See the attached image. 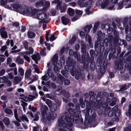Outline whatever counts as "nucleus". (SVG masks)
<instances>
[{"instance_id":"1a4fd4ad","label":"nucleus","mask_w":131,"mask_h":131,"mask_svg":"<svg viewBox=\"0 0 131 131\" xmlns=\"http://www.w3.org/2000/svg\"><path fill=\"white\" fill-rule=\"evenodd\" d=\"M8 8L10 9L13 8L14 9H18V10L20 11V9L21 8L22 6L18 4H15L14 5H7Z\"/></svg>"},{"instance_id":"052dcab7","label":"nucleus","mask_w":131,"mask_h":131,"mask_svg":"<svg viewBox=\"0 0 131 131\" xmlns=\"http://www.w3.org/2000/svg\"><path fill=\"white\" fill-rule=\"evenodd\" d=\"M85 57V55L84 54H82L81 56V58L80 59V60H79V62L81 63H83V60L84 59Z\"/></svg>"},{"instance_id":"dca6fc26","label":"nucleus","mask_w":131,"mask_h":131,"mask_svg":"<svg viewBox=\"0 0 131 131\" xmlns=\"http://www.w3.org/2000/svg\"><path fill=\"white\" fill-rule=\"evenodd\" d=\"M49 108L51 112H54L57 110V105L54 103H53Z\"/></svg>"},{"instance_id":"c03bdc74","label":"nucleus","mask_w":131,"mask_h":131,"mask_svg":"<svg viewBox=\"0 0 131 131\" xmlns=\"http://www.w3.org/2000/svg\"><path fill=\"white\" fill-rule=\"evenodd\" d=\"M4 111L6 113L8 114H11L13 113L12 111L8 108L5 109Z\"/></svg>"},{"instance_id":"f8f14e48","label":"nucleus","mask_w":131,"mask_h":131,"mask_svg":"<svg viewBox=\"0 0 131 131\" xmlns=\"http://www.w3.org/2000/svg\"><path fill=\"white\" fill-rule=\"evenodd\" d=\"M32 58L34 60L36 64L38 63L37 60H40V57L39 53H37L33 55L32 57Z\"/></svg>"},{"instance_id":"20e7f679","label":"nucleus","mask_w":131,"mask_h":131,"mask_svg":"<svg viewBox=\"0 0 131 131\" xmlns=\"http://www.w3.org/2000/svg\"><path fill=\"white\" fill-rule=\"evenodd\" d=\"M128 21V17H125L124 19L123 23L122 22H119L118 24V28L121 29H123L125 28V32L126 33H127L128 29V26L127 23Z\"/></svg>"},{"instance_id":"423d86ee","label":"nucleus","mask_w":131,"mask_h":131,"mask_svg":"<svg viewBox=\"0 0 131 131\" xmlns=\"http://www.w3.org/2000/svg\"><path fill=\"white\" fill-rule=\"evenodd\" d=\"M31 11V8L30 7L26 6L25 5H22L21 8L20 9V12L22 13L26 14L29 15V14Z\"/></svg>"},{"instance_id":"4d7b16f0","label":"nucleus","mask_w":131,"mask_h":131,"mask_svg":"<svg viewBox=\"0 0 131 131\" xmlns=\"http://www.w3.org/2000/svg\"><path fill=\"white\" fill-rule=\"evenodd\" d=\"M61 66H59V67L58 68L55 65L53 67V70L56 73L57 71H59L58 68L61 69Z\"/></svg>"},{"instance_id":"338daca9","label":"nucleus","mask_w":131,"mask_h":131,"mask_svg":"<svg viewBox=\"0 0 131 131\" xmlns=\"http://www.w3.org/2000/svg\"><path fill=\"white\" fill-rule=\"evenodd\" d=\"M35 118L33 119L34 121H36L38 120L39 116L37 113L34 114Z\"/></svg>"},{"instance_id":"69168bd1","label":"nucleus","mask_w":131,"mask_h":131,"mask_svg":"<svg viewBox=\"0 0 131 131\" xmlns=\"http://www.w3.org/2000/svg\"><path fill=\"white\" fill-rule=\"evenodd\" d=\"M123 2L122 1H121L120 2H119V3L118 5V9H121L123 7Z\"/></svg>"},{"instance_id":"bf43d9fd","label":"nucleus","mask_w":131,"mask_h":131,"mask_svg":"<svg viewBox=\"0 0 131 131\" xmlns=\"http://www.w3.org/2000/svg\"><path fill=\"white\" fill-rule=\"evenodd\" d=\"M23 58L24 59L27 61L28 62H30V60L29 57L26 55H23Z\"/></svg>"},{"instance_id":"680f3d73","label":"nucleus","mask_w":131,"mask_h":131,"mask_svg":"<svg viewBox=\"0 0 131 131\" xmlns=\"http://www.w3.org/2000/svg\"><path fill=\"white\" fill-rule=\"evenodd\" d=\"M76 12L77 15V16L78 17L79 16H80L82 13V11L79 10H76Z\"/></svg>"},{"instance_id":"79ce46f5","label":"nucleus","mask_w":131,"mask_h":131,"mask_svg":"<svg viewBox=\"0 0 131 131\" xmlns=\"http://www.w3.org/2000/svg\"><path fill=\"white\" fill-rule=\"evenodd\" d=\"M85 38L86 40L88 41L89 43L90 44L91 41V37L87 34L86 35Z\"/></svg>"},{"instance_id":"a878e982","label":"nucleus","mask_w":131,"mask_h":131,"mask_svg":"<svg viewBox=\"0 0 131 131\" xmlns=\"http://www.w3.org/2000/svg\"><path fill=\"white\" fill-rule=\"evenodd\" d=\"M74 11L73 9L70 8H69L67 10V13L69 15L72 16L74 14Z\"/></svg>"},{"instance_id":"0e129e2a","label":"nucleus","mask_w":131,"mask_h":131,"mask_svg":"<svg viewBox=\"0 0 131 131\" xmlns=\"http://www.w3.org/2000/svg\"><path fill=\"white\" fill-rule=\"evenodd\" d=\"M14 80L15 82L17 83L21 80V78L18 77L16 76L14 78Z\"/></svg>"},{"instance_id":"c756f323","label":"nucleus","mask_w":131,"mask_h":131,"mask_svg":"<svg viewBox=\"0 0 131 131\" xmlns=\"http://www.w3.org/2000/svg\"><path fill=\"white\" fill-rule=\"evenodd\" d=\"M74 55L75 58H76L77 60L79 62L80 60V54L79 52H74Z\"/></svg>"},{"instance_id":"58836bf2","label":"nucleus","mask_w":131,"mask_h":131,"mask_svg":"<svg viewBox=\"0 0 131 131\" xmlns=\"http://www.w3.org/2000/svg\"><path fill=\"white\" fill-rule=\"evenodd\" d=\"M99 24V22L95 23L93 28V32L94 33L95 32H96Z\"/></svg>"},{"instance_id":"aec40b11","label":"nucleus","mask_w":131,"mask_h":131,"mask_svg":"<svg viewBox=\"0 0 131 131\" xmlns=\"http://www.w3.org/2000/svg\"><path fill=\"white\" fill-rule=\"evenodd\" d=\"M31 74V70L30 69H27L25 73V76L27 78H29Z\"/></svg>"},{"instance_id":"f03ea898","label":"nucleus","mask_w":131,"mask_h":131,"mask_svg":"<svg viewBox=\"0 0 131 131\" xmlns=\"http://www.w3.org/2000/svg\"><path fill=\"white\" fill-rule=\"evenodd\" d=\"M68 61L67 62V64L70 67L72 66V69L71 70L70 72L72 76H75V79L78 80L80 78L79 75L80 74V70L79 68L77 71L75 68L74 67L75 65V62L73 59H71V57H68Z\"/></svg>"},{"instance_id":"4468645a","label":"nucleus","mask_w":131,"mask_h":131,"mask_svg":"<svg viewBox=\"0 0 131 131\" xmlns=\"http://www.w3.org/2000/svg\"><path fill=\"white\" fill-rule=\"evenodd\" d=\"M130 86V84L129 83H126L123 85L121 86L119 90V91H123L129 88Z\"/></svg>"},{"instance_id":"a211bd4d","label":"nucleus","mask_w":131,"mask_h":131,"mask_svg":"<svg viewBox=\"0 0 131 131\" xmlns=\"http://www.w3.org/2000/svg\"><path fill=\"white\" fill-rule=\"evenodd\" d=\"M117 110V106H115L109 112L108 116L110 117L112 116L115 114V110Z\"/></svg>"},{"instance_id":"b1692460","label":"nucleus","mask_w":131,"mask_h":131,"mask_svg":"<svg viewBox=\"0 0 131 131\" xmlns=\"http://www.w3.org/2000/svg\"><path fill=\"white\" fill-rule=\"evenodd\" d=\"M16 61L18 64H23L24 62L23 59L21 58L20 56H18L17 57Z\"/></svg>"},{"instance_id":"ddd939ff","label":"nucleus","mask_w":131,"mask_h":131,"mask_svg":"<svg viewBox=\"0 0 131 131\" xmlns=\"http://www.w3.org/2000/svg\"><path fill=\"white\" fill-rule=\"evenodd\" d=\"M123 64L122 62H120L118 63L117 66V69L119 70H120V73H123L124 72L125 70L123 68Z\"/></svg>"},{"instance_id":"49530a36","label":"nucleus","mask_w":131,"mask_h":131,"mask_svg":"<svg viewBox=\"0 0 131 131\" xmlns=\"http://www.w3.org/2000/svg\"><path fill=\"white\" fill-rule=\"evenodd\" d=\"M57 37L56 35L55 34H53L50 38V40L51 41H52L54 40Z\"/></svg>"},{"instance_id":"09e8293b","label":"nucleus","mask_w":131,"mask_h":131,"mask_svg":"<svg viewBox=\"0 0 131 131\" xmlns=\"http://www.w3.org/2000/svg\"><path fill=\"white\" fill-rule=\"evenodd\" d=\"M41 78L42 80L45 81H46L49 79V77L48 76L47 74L46 73L45 75L42 76Z\"/></svg>"},{"instance_id":"2f4dec72","label":"nucleus","mask_w":131,"mask_h":131,"mask_svg":"<svg viewBox=\"0 0 131 131\" xmlns=\"http://www.w3.org/2000/svg\"><path fill=\"white\" fill-rule=\"evenodd\" d=\"M20 119L23 121H25L26 122H28V120L27 116L25 115H23L22 116H20L19 117Z\"/></svg>"},{"instance_id":"13d9d810","label":"nucleus","mask_w":131,"mask_h":131,"mask_svg":"<svg viewBox=\"0 0 131 131\" xmlns=\"http://www.w3.org/2000/svg\"><path fill=\"white\" fill-rule=\"evenodd\" d=\"M103 68V69H101L100 70V71L101 72V74H102L104 73L105 72V69L107 68V66H106V64L105 65V66H104Z\"/></svg>"},{"instance_id":"a18cd8bd","label":"nucleus","mask_w":131,"mask_h":131,"mask_svg":"<svg viewBox=\"0 0 131 131\" xmlns=\"http://www.w3.org/2000/svg\"><path fill=\"white\" fill-rule=\"evenodd\" d=\"M95 63L93 61H92L90 64V69L91 70L93 71L94 70L95 68Z\"/></svg>"},{"instance_id":"9b49d317","label":"nucleus","mask_w":131,"mask_h":131,"mask_svg":"<svg viewBox=\"0 0 131 131\" xmlns=\"http://www.w3.org/2000/svg\"><path fill=\"white\" fill-rule=\"evenodd\" d=\"M57 89L55 93L57 95H60L62 93L64 94L66 92L65 90L64 89H62V88L60 86H58Z\"/></svg>"},{"instance_id":"603ef678","label":"nucleus","mask_w":131,"mask_h":131,"mask_svg":"<svg viewBox=\"0 0 131 131\" xmlns=\"http://www.w3.org/2000/svg\"><path fill=\"white\" fill-rule=\"evenodd\" d=\"M75 40V36H73L72 39L69 40V43L70 44H73Z\"/></svg>"},{"instance_id":"8fccbe9b","label":"nucleus","mask_w":131,"mask_h":131,"mask_svg":"<svg viewBox=\"0 0 131 131\" xmlns=\"http://www.w3.org/2000/svg\"><path fill=\"white\" fill-rule=\"evenodd\" d=\"M23 44L25 49L27 50L28 48V43L25 40L23 41Z\"/></svg>"},{"instance_id":"6e6d98bb","label":"nucleus","mask_w":131,"mask_h":131,"mask_svg":"<svg viewBox=\"0 0 131 131\" xmlns=\"http://www.w3.org/2000/svg\"><path fill=\"white\" fill-rule=\"evenodd\" d=\"M18 71L21 76L23 75L24 74V70L21 68H20L18 69Z\"/></svg>"},{"instance_id":"9d476101","label":"nucleus","mask_w":131,"mask_h":131,"mask_svg":"<svg viewBox=\"0 0 131 131\" xmlns=\"http://www.w3.org/2000/svg\"><path fill=\"white\" fill-rule=\"evenodd\" d=\"M5 28L3 27L0 29V34L2 37L4 38H6L8 37L7 32L5 31Z\"/></svg>"},{"instance_id":"5fc2aeb1","label":"nucleus","mask_w":131,"mask_h":131,"mask_svg":"<svg viewBox=\"0 0 131 131\" xmlns=\"http://www.w3.org/2000/svg\"><path fill=\"white\" fill-rule=\"evenodd\" d=\"M50 87H51L53 89H56L57 88V86L53 82H51L49 84Z\"/></svg>"},{"instance_id":"6ab92c4d","label":"nucleus","mask_w":131,"mask_h":131,"mask_svg":"<svg viewBox=\"0 0 131 131\" xmlns=\"http://www.w3.org/2000/svg\"><path fill=\"white\" fill-rule=\"evenodd\" d=\"M85 0H80L78 3V4L80 5L81 7L86 6L88 4L87 3H86L84 2Z\"/></svg>"},{"instance_id":"e433bc0d","label":"nucleus","mask_w":131,"mask_h":131,"mask_svg":"<svg viewBox=\"0 0 131 131\" xmlns=\"http://www.w3.org/2000/svg\"><path fill=\"white\" fill-rule=\"evenodd\" d=\"M35 34L33 32H30L28 33V38H31L35 36Z\"/></svg>"},{"instance_id":"4be33fe9","label":"nucleus","mask_w":131,"mask_h":131,"mask_svg":"<svg viewBox=\"0 0 131 131\" xmlns=\"http://www.w3.org/2000/svg\"><path fill=\"white\" fill-rule=\"evenodd\" d=\"M100 41H97L95 43V48L98 47H100L101 48L103 47V42L101 43H100Z\"/></svg>"},{"instance_id":"3c124183","label":"nucleus","mask_w":131,"mask_h":131,"mask_svg":"<svg viewBox=\"0 0 131 131\" xmlns=\"http://www.w3.org/2000/svg\"><path fill=\"white\" fill-rule=\"evenodd\" d=\"M0 79H1L3 81L2 82V83H6L8 80L7 78L5 76H4L2 78L0 77Z\"/></svg>"},{"instance_id":"0eeeda50","label":"nucleus","mask_w":131,"mask_h":131,"mask_svg":"<svg viewBox=\"0 0 131 131\" xmlns=\"http://www.w3.org/2000/svg\"><path fill=\"white\" fill-rule=\"evenodd\" d=\"M45 116L46 119L47 120V119L48 121H50L51 119L53 120L56 118L57 116V115L56 113H52L51 115L50 112H48L46 113Z\"/></svg>"},{"instance_id":"2eb2a0df","label":"nucleus","mask_w":131,"mask_h":131,"mask_svg":"<svg viewBox=\"0 0 131 131\" xmlns=\"http://www.w3.org/2000/svg\"><path fill=\"white\" fill-rule=\"evenodd\" d=\"M42 100L44 102H45L46 103L48 106V107H49L53 103L49 99H46L44 97H42L41 98Z\"/></svg>"},{"instance_id":"f3484780","label":"nucleus","mask_w":131,"mask_h":131,"mask_svg":"<svg viewBox=\"0 0 131 131\" xmlns=\"http://www.w3.org/2000/svg\"><path fill=\"white\" fill-rule=\"evenodd\" d=\"M61 20L62 23L64 25L67 24L69 22V19L64 16L62 17Z\"/></svg>"},{"instance_id":"473e14b6","label":"nucleus","mask_w":131,"mask_h":131,"mask_svg":"<svg viewBox=\"0 0 131 131\" xmlns=\"http://www.w3.org/2000/svg\"><path fill=\"white\" fill-rule=\"evenodd\" d=\"M3 122L6 125H8L10 124L9 119L7 117H5L3 119Z\"/></svg>"},{"instance_id":"864d4df0","label":"nucleus","mask_w":131,"mask_h":131,"mask_svg":"<svg viewBox=\"0 0 131 131\" xmlns=\"http://www.w3.org/2000/svg\"><path fill=\"white\" fill-rule=\"evenodd\" d=\"M8 78L9 79L11 80L14 78V77L13 75V73L12 72H10L8 74L7 76Z\"/></svg>"},{"instance_id":"f704fd0d","label":"nucleus","mask_w":131,"mask_h":131,"mask_svg":"<svg viewBox=\"0 0 131 131\" xmlns=\"http://www.w3.org/2000/svg\"><path fill=\"white\" fill-rule=\"evenodd\" d=\"M43 4V2L42 1L37 2L35 4L36 7L37 8H38L42 6Z\"/></svg>"},{"instance_id":"39448f33","label":"nucleus","mask_w":131,"mask_h":131,"mask_svg":"<svg viewBox=\"0 0 131 131\" xmlns=\"http://www.w3.org/2000/svg\"><path fill=\"white\" fill-rule=\"evenodd\" d=\"M110 3L109 0H103V1L99 0L97 2L96 5L97 6L101 5V7L102 9L105 8L107 7Z\"/></svg>"},{"instance_id":"412c9836","label":"nucleus","mask_w":131,"mask_h":131,"mask_svg":"<svg viewBox=\"0 0 131 131\" xmlns=\"http://www.w3.org/2000/svg\"><path fill=\"white\" fill-rule=\"evenodd\" d=\"M57 75L59 79L58 81L59 83L60 84H62L64 78L60 74H57Z\"/></svg>"},{"instance_id":"774afa93","label":"nucleus","mask_w":131,"mask_h":131,"mask_svg":"<svg viewBox=\"0 0 131 131\" xmlns=\"http://www.w3.org/2000/svg\"><path fill=\"white\" fill-rule=\"evenodd\" d=\"M64 84L67 85H69L70 83V81L67 79L64 80Z\"/></svg>"},{"instance_id":"ea45409f","label":"nucleus","mask_w":131,"mask_h":131,"mask_svg":"<svg viewBox=\"0 0 131 131\" xmlns=\"http://www.w3.org/2000/svg\"><path fill=\"white\" fill-rule=\"evenodd\" d=\"M115 116L118 117L120 115V111L119 110L117 107V110H115Z\"/></svg>"},{"instance_id":"cd10ccee","label":"nucleus","mask_w":131,"mask_h":131,"mask_svg":"<svg viewBox=\"0 0 131 131\" xmlns=\"http://www.w3.org/2000/svg\"><path fill=\"white\" fill-rule=\"evenodd\" d=\"M38 10L36 9H32L31 8V11L30 12V13L29 14V16H33L38 13Z\"/></svg>"},{"instance_id":"a19ab883","label":"nucleus","mask_w":131,"mask_h":131,"mask_svg":"<svg viewBox=\"0 0 131 131\" xmlns=\"http://www.w3.org/2000/svg\"><path fill=\"white\" fill-rule=\"evenodd\" d=\"M47 73L48 75V77L49 78H51V77L53 75L51 71V69L49 68L48 69L47 71Z\"/></svg>"},{"instance_id":"c9c22d12","label":"nucleus","mask_w":131,"mask_h":131,"mask_svg":"<svg viewBox=\"0 0 131 131\" xmlns=\"http://www.w3.org/2000/svg\"><path fill=\"white\" fill-rule=\"evenodd\" d=\"M50 3L48 2H46V6L43 8L42 10L43 11H46L47 10V8L50 7Z\"/></svg>"},{"instance_id":"6e6552de","label":"nucleus","mask_w":131,"mask_h":131,"mask_svg":"<svg viewBox=\"0 0 131 131\" xmlns=\"http://www.w3.org/2000/svg\"><path fill=\"white\" fill-rule=\"evenodd\" d=\"M35 18L39 20H44L47 18V16L45 13H40L37 14Z\"/></svg>"},{"instance_id":"393cba45","label":"nucleus","mask_w":131,"mask_h":131,"mask_svg":"<svg viewBox=\"0 0 131 131\" xmlns=\"http://www.w3.org/2000/svg\"><path fill=\"white\" fill-rule=\"evenodd\" d=\"M99 98V97H97L96 98V99L97 101V102H96V106H98V107H101L102 105L103 104H102V99H101V100H100L99 99H98Z\"/></svg>"},{"instance_id":"de8ad7c7","label":"nucleus","mask_w":131,"mask_h":131,"mask_svg":"<svg viewBox=\"0 0 131 131\" xmlns=\"http://www.w3.org/2000/svg\"><path fill=\"white\" fill-rule=\"evenodd\" d=\"M111 101V100L109 98L107 99L106 100V103L103 104L102 105V106L103 107H106L108 105V104L107 103H109Z\"/></svg>"},{"instance_id":"37998d69","label":"nucleus","mask_w":131,"mask_h":131,"mask_svg":"<svg viewBox=\"0 0 131 131\" xmlns=\"http://www.w3.org/2000/svg\"><path fill=\"white\" fill-rule=\"evenodd\" d=\"M114 35L115 36L114 37L116 39H117L119 37V34L118 32L114 30L113 31V32Z\"/></svg>"},{"instance_id":"bb28decb","label":"nucleus","mask_w":131,"mask_h":131,"mask_svg":"<svg viewBox=\"0 0 131 131\" xmlns=\"http://www.w3.org/2000/svg\"><path fill=\"white\" fill-rule=\"evenodd\" d=\"M110 25L109 24H107L105 25L102 24L101 26V28L103 30H106L110 27Z\"/></svg>"},{"instance_id":"7ed1b4c3","label":"nucleus","mask_w":131,"mask_h":131,"mask_svg":"<svg viewBox=\"0 0 131 131\" xmlns=\"http://www.w3.org/2000/svg\"><path fill=\"white\" fill-rule=\"evenodd\" d=\"M39 105L40 107V109L41 110V114L42 116L41 121L43 123H45L46 121L45 116L48 110V108L47 105H43V104L41 103L39 104Z\"/></svg>"},{"instance_id":"5701e85b","label":"nucleus","mask_w":131,"mask_h":131,"mask_svg":"<svg viewBox=\"0 0 131 131\" xmlns=\"http://www.w3.org/2000/svg\"><path fill=\"white\" fill-rule=\"evenodd\" d=\"M58 54H55L53 57L52 60V62L53 64L55 65L57 62L58 61Z\"/></svg>"},{"instance_id":"c85d7f7f","label":"nucleus","mask_w":131,"mask_h":131,"mask_svg":"<svg viewBox=\"0 0 131 131\" xmlns=\"http://www.w3.org/2000/svg\"><path fill=\"white\" fill-rule=\"evenodd\" d=\"M14 116L16 120L19 122H21V120L18 118L17 110L15 109L14 110Z\"/></svg>"},{"instance_id":"e2e57ef3","label":"nucleus","mask_w":131,"mask_h":131,"mask_svg":"<svg viewBox=\"0 0 131 131\" xmlns=\"http://www.w3.org/2000/svg\"><path fill=\"white\" fill-rule=\"evenodd\" d=\"M7 64H9L12 61V59L10 57H8L7 60Z\"/></svg>"},{"instance_id":"72a5a7b5","label":"nucleus","mask_w":131,"mask_h":131,"mask_svg":"<svg viewBox=\"0 0 131 131\" xmlns=\"http://www.w3.org/2000/svg\"><path fill=\"white\" fill-rule=\"evenodd\" d=\"M92 26L91 24L89 25H87L84 29V31L86 32H88L90 31V29L92 27Z\"/></svg>"},{"instance_id":"4c0bfd02","label":"nucleus","mask_w":131,"mask_h":131,"mask_svg":"<svg viewBox=\"0 0 131 131\" xmlns=\"http://www.w3.org/2000/svg\"><path fill=\"white\" fill-rule=\"evenodd\" d=\"M46 49L45 48H43L40 51V54L42 56H44L46 55V52L45 50H46Z\"/></svg>"},{"instance_id":"7c9ffc66","label":"nucleus","mask_w":131,"mask_h":131,"mask_svg":"<svg viewBox=\"0 0 131 131\" xmlns=\"http://www.w3.org/2000/svg\"><path fill=\"white\" fill-rule=\"evenodd\" d=\"M81 46L82 50L84 53L85 52L86 49L85 44L83 41H82L81 42Z\"/></svg>"},{"instance_id":"f257e3e1","label":"nucleus","mask_w":131,"mask_h":131,"mask_svg":"<svg viewBox=\"0 0 131 131\" xmlns=\"http://www.w3.org/2000/svg\"><path fill=\"white\" fill-rule=\"evenodd\" d=\"M68 111L66 115H62L58 121L59 126L63 129L67 128L68 126H71L73 125L71 116H72L73 121L76 122L78 117V112H80L79 111L78 112L75 109L72 110L71 107L68 109Z\"/></svg>"}]
</instances>
